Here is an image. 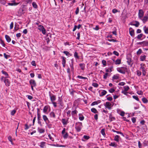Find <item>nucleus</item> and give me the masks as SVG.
<instances>
[{
	"label": "nucleus",
	"instance_id": "e433bc0d",
	"mask_svg": "<svg viewBox=\"0 0 148 148\" xmlns=\"http://www.w3.org/2000/svg\"><path fill=\"white\" fill-rule=\"evenodd\" d=\"M74 56L76 58L78 59L79 58V57L78 56V53L76 52H75L74 53Z\"/></svg>",
	"mask_w": 148,
	"mask_h": 148
},
{
	"label": "nucleus",
	"instance_id": "473e14b6",
	"mask_svg": "<svg viewBox=\"0 0 148 148\" xmlns=\"http://www.w3.org/2000/svg\"><path fill=\"white\" fill-rule=\"evenodd\" d=\"M146 56L145 55H144L143 56H140V60L142 61H143L144 60L145 58H146Z\"/></svg>",
	"mask_w": 148,
	"mask_h": 148
},
{
	"label": "nucleus",
	"instance_id": "338daca9",
	"mask_svg": "<svg viewBox=\"0 0 148 148\" xmlns=\"http://www.w3.org/2000/svg\"><path fill=\"white\" fill-rule=\"evenodd\" d=\"M115 91V90L113 88H111L109 90V91L110 93H112Z\"/></svg>",
	"mask_w": 148,
	"mask_h": 148
},
{
	"label": "nucleus",
	"instance_id": "f8f14e48",
	"mask_svg": "<svg viewBox=\"0 0 148 148\" xmlns=\"http://www.w3.org/2000/svg\"><path fill=\"white\" fill-rule=\"evenodd\" d=\"M130 24L132 25L135 26L136 27H137L139 25V22H132L130 23Z\"/></svg>",
	"mask_w": 148,
	"mask_h": 148
},
{
	"label": "nucleus",
	"instance_id": "6e6d98bb",
	"mask_svg": "<svg viewBox=\"0 0 148 148\" xmlns=\"http://www.w3.org/2000/svg\"><path fill=\"white\" fill-rule=\"evenodd\" d=\"M113 53L117 56H118L119 55V53L116 51H114L113 52Z\"/></svg>",
	"mask_w": 148,
	"mask_h": 148
},
{
	"label": "nucleus",
	"instance_id": "3c124183",
	"mask_svg": "<svg viewBox=\"0 0 148 148\" xmlns=\"http://www.w3.org/2000/svg\"><path fill=\"white\" fill-rule=\"evenodd\" d=\"M79 8L78 7H77V8H76V10L75 11V14L76 15H77V14L79 12Z\"/></svg>",
	"mask_w": 148,
	"mask_h": 148
},
{
	"label": "nucleus",
	"instance_id": "7ed1b4c3",
	"mask_svg": "<svg viewBox=\"0 0 148 148\" xmlns=\"http://www.w3.org/2000/svg\"><path fill=\"white\" fill-rule=\"evenodd\" d=\"M38 29L41 31L43 34H45L46 33L45 30L43 26L41 25H39Z\"/></svg>",
	"mask_w": 148,
	"mask_h": 148
},
{
	"label": "nucleus",
	"instance_id": "a18cd8bd",
	"mask_svg": "<svg viewBox=\"0 0 148 148\" xmlns=\"http://www.w3.org/2000/svg\"><path fill=\"white\" fill-rule=\"evenodd\" d=\"M32 5L33 7L35 8H36L37 7V5L35 2H33L32 3Z\"/></svg>",
	"mask_w": 148,
	"mask_h": 148
},
{
	"label": "nucleus",
	"instance_id": "e2e57ef3",
	"mask_svg": "<svg viewBox=\"0 0 148 148\" xmlns=\"http://www.w3.org/2000/svg\"><path fill=\"white\" fill-rule=\"evenodd\" d=\"M31 64L32 65L35 66L36 65L35 62L34 61H32L31 62Z\"/></svg>",
	"mask_w": 148,
	"mask_h": 148
},
{
	"label": "nucleus",
	"instance_id": "09e8293b",
	"mask_svg": "<svg viewBox=\"0 0 148 148\" xmlns=\"http://www.w3.org/2000/svg\"><path fill=\"white\" fill-rule=\"evenodd\" d=\"M63 53H64L67 56H69L70 54L67 51H64L63 52Z\"/></svg>",
	"mask_w": 148,
	"mask_h": 148
},
{
	"label": "nucleus",
	"instance_id": "bf43d9fd",
	"mask_svg": "<svg viewBox=\"0 0 148 148\" xmlns=\"http://www.w3.org/2000/svg\"><path fill=\"white\" fill-rule=\"evenodd\" d=\"M13 25H14V23H13V22H11V24L10 25V29H11L13 28Z\"/></svg>",
	"mask_w": 148,
	"mask_h": 148
},
{
	"label": "nucleus",
	"instance_id": "5701e85b",
	"mask_svg": "<svg viewBox=\"0 0 148 148\" xmlns=\"http://www.w3.org/2000/svg\"><path fill=\"white\" fill-rule=\"evenodd\" d=\"M45 142H42L40 143V146L42 148H45Z\"/></svg>",
	"mask_w": 148,
	"mask_h": 148
},
{
	"label": "nucleus",
	"instance_id": "423d86ee",
	"mask_svg": "<svg viewBox=\"0 0 148 148\" xmlns=\"http://www.w3.org/2000/svg\"><path fill=\"white\" fill-rule=\"evenodd\" d=\"M140 69L142 71L143 76H145L146 73V70L145 67H140Z\"/></svg>",
	"mask_w": 148,
	"mask_h": 148
},
{
	"label": "nucleus",
	"instance_id": "39448f33",
	"mask_svg": "<svg viewBox=\"0 0 148 148\" xmlns=\"http://www.w3.org/2000/svg\"><path fill=\"white\" fill-rule=\"evenodd\" d=\"M71 63H70V66L71 68V70L73 73L74 72V68H73V63L74 60L73 59H72L71 60Z\"/></svg>",
	"mask_w": 148,
	"mask_h": 148
},
{
	"label": "nucleus",
	"instance_id": "f03ea898",
	"mask_svg": "<svg viewBox=\"0 0 148 148\" xmlns=\"http://www.w3.org/2000/svg\"><path fill=\"white\" fill-rule=\"evenodd\" d=\"M127 68L125 67L117 68V71L123 74H125Z\"/></svg>",
	"mask_w": 148,
	"mask_h": 148
},
{
	"label": "nucleus",
	"instance_id": "0eeeda50",
	"mask_svg": "<svg viewBox=\"0 0 148 148\" xmlns=\"http://www.w3.org/2000/svg\"><path fill=\"white\" fill-rule=\"evenodd\" d=\"M61 58L62 59V62L63 66L64 67L65 66L66 64V60H65V59H66V58L64 56H62L61 57Z\"/></svg>",
	"mask_w": 148,
	"mask_h": 148
},
{
	"label": "nucleus",
	"instance_id": "f257e3e1",
	"mask_svg": "<svg viewBox=\"0 0 148 148\" xmlns=\"http://www.w3.org/2000/svg\"><path fill=\"white\" fill-rule=\"evenodd\" d=\"M75 126L76 130L78 132H80L82 127V123L79 122L76 123Z\"/></svg>",
	"mask_w": 148,
	"mask_h": 148
},
{
	"label": "nucleus",
	"instance_id": "a211bd4d",
	"mask_svg": "<svg viewBox=\"0 0 148 148\" xmlns=\"http://www.w3.org/2000/svg\"><path fill=\"white\" fill-rule=\"evenodd\" d=\"M101 101L100 100H98L97 101H95L93 102L91 104V106H93L95 105H97L98 103H100L101 102Z\"/></svg>",
	"mask_w": 148,
	"mask_h": 148
},
{
	"label": "nucleus",
	"instance_id": "052dcab7",
	"mask_svg": "<svg viewBox=\"0 0 148 148\" xmlns=\"http://www.w3.org/2000/svg\"><path fill=\"white\" fill-rule=\"evenodd\" d=\"M83 137L84 139L86 140H88L90 138V137L87 135H84Z\"/></svg>",
	"mask_w": 148,
	"mask_h": 148
},
{
	"label": "nucleus",
	"instance_id": "69168bd1",
	"mask_svg": "<svg viewBox=\"0 0 148 148\" xmlns=\"http://www.w3.org/2000/svg\"><path fill=\"white\" fill-rule=\"evenodd\" d=\"M119 76L116 75H114L113 77V79H118Z\"/></svg>",
	"mask_w": 148,
	"mask_h": 148
},
{
	"label": "nucleus",
	"instance_id": "1a4fd4ad",
	"mask_svg": "<svg viewBox=\"0 0 148 148\" xmlns=\"http://www.w3.org/2000/svg\"><path fill=\"white\" fill-rule=\"evenodd\" d=\"M139 18L144 23H145L147 21L148 19V17L147 16H145L143 18Z\"/></svg>",
	"mask_w": 148,
	"mask_h": 148
},
{
	"label": "nucleus",
	"instance_id": "393cba45",
	"mask_svg": "<svg viewBox=\"0 0 148 148\" xmlns=\"http://www.w3.org/2000/svg\"><path fill=\"white\" fill-rule=\"evenodd\" d=\"M49 107V106H45L43 108V112L45 113L47 111V110H48Z\"/></svg>",
	"mask_w": 148,
	"mask_h": 148
},
{
	"label": "nucleus",
	"instance_id": "c756f323",
	"mask_svg": "<svg viewBox=\"0 0 148 148\" xmlns=\"http://www.w3.org/2000/svg\"><path fill=\"white\" fill-rule=\"evenodd\" d=\"M79 119L80 120H83L84 119V117L82 114H79Z\"/></svg>",
	"mask_w": 148,
	"mask_h": 148
},
{
	"label": "nucleus",
	"instance_id": "a878e982",
	"mask_svg": "<svg viewBox=\"0 0 148 148\" xmlns=\"http://www.w3.org/2000/svg\"><path fill=\"white\" fill-rule=\"evenodd\" d=\"M78 112L77 110H75L71 112V115L73 116H75V114H77Z\"/></svg>",
	"mask_w": 148,
	"mask_h": 148
},
{
	"label": "nucleus",
	"instance_id": "49530a36",
	"mask_svg": "<svg viewBox=\"0 0 148 148\" xmlns=\"http://www.w3.org/2000/svg\"><path fill=\"white\" fill-rule=\"evenodd\" d=\"M92 85L95 87L97 88L98 86V84L97 83H93L92 84Z\"/></svg>",
	"mask_w": 148,
	"mask_h": 148
},
{
	"label": "nucleus",
	"instance_id": "6e6552de",
	"mask_svg": "<svg viewBox=\"0 0 148 148\" xmlns=\"http://www.w3.org/2000/svg\"><path fill=\"white\" fill-rule=\"evenodd\" d=\"M29 83L33 86H36V83L35 81L34 80H30L29 81Z\"/></svg>",
	"mask_w": 148,
	"mask_h": 148
},
{
	"label": "nucleus",
	"instance_id": "603ef678",
	"mask_svg": "<svg viewBox=\"0 0 148 148\" xmlns=\"http://www.w3.org/2000/svg\"><path fill=\"white\" fill-rule=\"evenodd\" d=\"M62 123L64 125V126H66V125L68 123V121H62Z\"/></svg>",
	"mask_w": 148,
	"mask_h": 148
},
{
	"label": "nucleus",
	"instance_id": "6ab92c4d",
	"mask_svg": "<svg viewBox=\"0 0 148 148\" xmlns=\"http://www.w3.org/2000/svg\"><path fill=\"white\" fill-rule=\"evenodd\" d=\"M5 36L7 41L8 42H10L11 40V39L10 36L7 35H5Z\"/></svg>",
	"mask_w": 148,
	"mask_h": 148
},
{
	"label": "nucleus",
	"instance_id": "9b49d317",
	"mask_svg": "<svg viewBox=\"0 0 148 148\" xmlns=\"http://www.w3.org/2000/svg\"><path fill=\"white\" fill-rule=\"evenodd\" d=\"M111 105V103L108 102H107L106 103L105 106L106 108H108L109 109H110L111 108L110 106Z\"/></svg>",
	"mask_w": 148,
	"mask_h": 148
},
{
	"label": "nucleus",
	"instance_id": "0e129e2a",
	"mask_svg": "<svg viewBox=\"0 0 148 148\" xmlns=\"http://www.w3.org/2000/svg\"><path fill=\"white\" fill-rule=\"evenodd\" d=\"M93 29H95L96 30H98L99 29V26L97 25H96V27L95 28H93Z\"/></svg>",
	"mask_w": 148,
	"mask_h": 148
},
{
	"label": "nucleus",
	"instance_id": "f704fd0d",
	"mask_svg": "<svg viewBox=\"0 0 148 148\" xmlns=\"http://www.w3.org/2000/svg\"><path fill=\"white\" fill-rule=\"evenodd\" d=\"M105 129H102L101 131V134L103 136H106V134L105 133Z\"/></svg>",
	"mask_w": 148,
	"mask_h": 148
},
{
	"label": "nucleus",
	"instance_id": "bb28decb",
	"mask_svg": "<svg viewBox=\"0 0 148 148\" xmlns=\"http://www.w3.org/2000/svg\"><path fill=\"white\" fill-rule=\"evenodd\" d=\"M107 93V91L105 90H103L101 92V94L100 95V96H103L105 95L106 93Z\"/></svg>",
	"mask_w": 148,
	"mask_h": 148
},
{
	"label": "nucleus",
	"instance_id": "72a5a7b5",
	"mask_svg": "<svg viewBox=\"0 0 148 148\" xmlns=\"http://www.w3.org/2000/svg\"><path fill=\"white\" fill-rule=\"evenodd\" d=\"M79 66L82 70H84L85 68V65L84 64H80Z\"/></svg>",
	"mask_w": 148,
	"mask_h": 148
},
{
	"label": "nucleus",
	"instance_id": "aec40b11",
	"mask_svg": "<svg viewBox=\"0 0 148 148\" xmlns=\"http://www.w3.org/2000/svg\"><path fill=\"white\" fill-rule=\"evenodd\" d=\"M146 36L142 34H139V40H142L145 38Z\"/></svg>",
	"mask_w": 148,
	"mask_h": 148
},
{
	"label": "nucleus",
	"instance_id": "c9c22d12",
	"mask_svg": "<svg viewBox=\"0 0 148 148\" xmlns=\"http://www.w3.org/2000/svg\"><path fill=\"white\" fill-rule=\"evenodd\" d=\"M91 111L92 112H93L95 113H97L98 112L97 110L95 108H92L91 109Z\"/></svg>",
	"mask_w": 148,
	"mask_h": 148
},
{
	"label": "nucleus",
	"instance_id": "9d476101",
	"mask_svg": "<svg viewBox=\"0 0 148 148\" xmlns=\"http://www.w3.org/2000/svg\"><path fill=\"white\" fill-rule=\"evenodd\" d=\"M144 12L142 10H139V18L143 17L144 14Z\"/></svg>",
	"mask_w": 148,
	"mask_h": 148
},
{
	"label": "nucleus",
	"instance_id": "79ce46f5",
	"mask_svg": "<svg viewBox=\"0 0 148 148\" xmlns=\"http://www.w3.org/2000/svg\"><path fill=\"white\" fill-rule=\"evenodd\" d=\"M9 5H16L17 4L15 2H12V3H8Z\"/></svg>",
	"mask_w": 148,
	"mask_h": 148
},
{
	"label": "nucleus",
	"instance_id": "a19ab883",
	"mask_svg": "<svg viewBox=\"0 0 148 148\" xmlns=\"http://www.w3.org/2000/svg\"><path fill=\"white\" fill-rule=\"evenodd\" d=\"M29 128V126H28V123H26L25 125L24 129L25 130H26L28 129Z\"/></svg>",
	"mask_w": 148,
	"mask_h": 148
},
{
	"label": "nucleus",
	"instance_id": "f3484780",
	"mask_svg": "<svg viewBox=\"0 0 148 148\" xmlns=\"http://www.w3.org/2000/svg\"><path fill=\"white\" fill-rule=\"evenodd\" d=\"M4 82L5 83L6 85L7 86H9L10 85L9 81L8 79H5L4 80Z\"/></svg>",
	"mask_w": 148,
	"mask_h": 148
},
{
	"label": "nucleus",
	"instance_id": "5fc2aeb1",
	"mask_svg": "<svg viewBox=\"0 0 148 148\" xmlns=\"http://www.w3.org/2000/svg\"><path fill=\"white\" fill-rule=\"evenodd\" d=\"M102 62L103 65L104 66H106V62L105 60H103L102 61Z\"/></svg>",
	"mask_w": 148,
	"mask_h": 148
},
{
	"label": "nucleus",
	"instance_id": "ea45409f",
	"mask_svg": "<svg viewBox=\"0 0 148 148\" xmlns=\"http://www.w3.org/2000/svg\"><path fill=\"white\" fill-rule=\"evenodd\" d=\"M3 55L4 57L6 59H8L10 57V56L9 55H7L5 53H4Z\"/></svg>",
	"mask_w": 148,
	"mask_h": 148
},
{
	"label": "nucleus",
	"instance_id": "dca6fc26",
	"mask_svg": "<svg viewBox=\"0 0 148 148\" xmlns=\"http://www.w3.org/2000/svg\"><path fill=\"white\" fill-rule=\"evenodd\" d=\"M127 62L128 63V64L129 65H130L131 66H132V59L131 58H127Z\"/></svg>",
	"mask_w": 148,
	"mask_h": 148
},
{
	"label": "nucleus",
	"instance_id": "cd10ccee",
	"mask_svg": "<svg viewBox=\"0 0 148 148\" xmlns=\"http://www.w3.org/2000/svg\"><path fill=\"white\" fill-rule=\"evenodd\" d=\"M1 72L4 75L6 76L5 78H7L8 77V75L6 72L3 70H2Z\"/></svg>",
	"mask_w": 148,
	"mask_h": 148
},
{
	"label": "nucleus",
	"instance_id": "58836bf2",
	"mask_svg": "<svg viewBox=\"0 0 148 148\" xmlns=\"http://www.w3.org/2000/svg\"><path fill=\"white\" fill-rule=\"evenodd\" d=\"M77 78L80 79H88L86 77H83L80 75L77 76Z\"/></svg>",
	"mask_w": 148,
	"mask_h": 148
},
{
	"label": "nucleus",
	"instance_id": "4d7b16f0",
	"mask_svg": "<svg viewBox=\"0 0 148 148\" xmlns=\"http://www.w3.org/2000/svg\"><path fill=\"white\" fill-rule=\"evenodd\" d=\"M51 116L52 117H55V115L54 113L53 112H51L50 114Z\"/></svg>",
	"mask_w": 148,
	"mask_h": 148
},
{
	"label": "nucleus",
	"instance_id": "c03bdc74",
	"mask_svg": "<svg viewBox=\"0 0 148 148\" xmlns=\"http://www.w3.org/2000/svg\"><path fill=\"white\" fill-rule=\"evenodd\" d=\"M69 134L68 133L66 132V134L64 135L63 137L64 138L66 139L68 137Z\"/></svg>",
	"mask_w": 148,
	"mask_h": 148
},
{
	"label": "nucleus",
	"instance_id": "2eb2a0df",
	"mask_svg": "<svg viewBox=\"0 0 148 148\" xmlns=\"http://www.w3.org/2000/svg\"><path fill=\"white\" fill-rule=\"evenodd\" d=\"M129 32L130 35L133 36L134 35V31L132 28L130 27L129 28Z\"/></svg>",
	"mask_w": 148,
	"mask_h": 148
},
{
	"label": "nucleus",
	"instance_id": "b1692460",
	"mask_svg": "<svg viewBox=\"0 0 148 148\" xmlns=\"http://www.w3.org/2000/svg\"><path fill=\"white\" fill-rule=\"evenodd\" d=\"M38 131L40 133H42L45 132V130L43 129L38 128Z\"/></svg>",
	"mask_w": 148,
	"mask_h": 148
},
{
	"label": "nucleus",
	"instance_id": "412c9836",
	"mask_svg": "<svg viewBox=\"0 0 148 148\" xmlns=\"http://www.w3.org/2000/svg\"><path fill=\"white\" fill-rule=\"evenodd\" d=\"M109 145L110 146H112L114 147H116L117 146V145L116 143L114 142H112L110 143Z\"/></svg>",
	"mask_w": 148,
	"mask_h": 148
},
{
	"label": "nucleus",
	"instance_id": "7c9ffc66",
	"mask_svg": "<svg viewBox=\"0 0 148 148\" xmlns=\"http://www.w3.org/2000/svg\"><path fill=\"white\" fill-rule=\"evenodd\" d=\"M119 136L118 135H116L114 137V140L116 141L117 142H118L119 141Z\"/></svg>",
	"mask_w": 148,
	"mask_h": 148
},
{
	"label": "nucleus",
	"instance_id": "864d4df0",
	"mask_svg": "<svg viewBox=\"0 0 148 148\" xmlns=\"http://www.w3.org/2000/svg\"><path fill=\"white\" fill-rule=\"evenodd\" d=\"M48 137H49V139L52 141H54V138L51 136V134H49Z\"/></svg>",
	"mask_w": 148,
	"mask_h": 148
},
{
	"label": "nucleus",
	"instance_id": "37998d69",
	"mask_svg": "<svg viewBox=\"0 0 148 148\" xmlns=\"http://www.w3.org/2000/svg\"><path fill=\"white\" fill-rule=\"evenodd\" d=\"M124 88V90L127 91L129 89V87L128 86H125L123 87Z\"/></svg>",
	"mask_w": 148,
	"mask_h": 148
},
{
	"label": "nucleus",
	"instance_id": "4be33fe9",
	"mask_svg": "<svg viewBox=\"0 0 148 148\" xmlns=\"http://www.w3.org/2000/svg\"><path fill=\"white\" fill-rule=\"evenodd\" d=\"M23 11L24 10L23 8H20L18 11V13L19 14V15H21L22 14H23Z\"/></svg>",
	"mask_w": 148,
	"mask_h": 148
},
{
	"label": "nucleus",
	"instance_id": "20e7f679",
	"mask_svg": "<svg viewBox=\"0 0 148 148\" xmlns=\"http://www.w3.org/2000/svg\"><path fill=\"white\" fill-rule=\"evenodd\" d=\"M49 93L51 101L52 102H53L55 101L56 99V96L54 95L51 94L50 92H49Z\"/></svg>",
	"mask_w": 148,
	"mask_h": 148
},
{
	"label": "nucleus",
	"instance_id": "4c0bfd02",
	"mask_svg": "<svg viewBox=\"0 0 148 148\" xmlns=\"http://www.w3.org/2000/svg\"><path fill=\"white\" fill-rule=\"evenodd\" d=\"M112 67H110L109 68H108L106 69V71L107 72H109V73H110L112 71Z\"/></svg>",
	"mask_w": 148,
	"mask_h": 148
},
{
	"label": "nucleus",
	"instance_id": "13d9d810",
	"mask_svg": "<svg viewBox=\"0 0 148 148\" xmlns=\"http://www.w3.org/2000/svg\"><path fill=\"white\" fill-rule=\"evenodd\" d=\"M132 97L134 99H136V100L137 101L139 99L137 96L135 95H133L132 96Z\"/></svg>",
	"mask_w": 148,
	"mask_h": 148
},
{
	"label": "nucleus",
	"instance_id": "680f3d73",
	"mask_svg": "<svg viewBox=\"0 0 148 148\" xmlns=\"http://www.w3.org/2000/svg\"><path fill=\"white\" fill-rule=\"evenodd\" d=\"M108 75V73H106L105 74H104L103 75V78L104 79H106L107 78V76Z\"/></svg>",
	"mask_w": 148,
	"mask_h": 148
},
{
	"label": "nucleus",
	"instance_id": "8fccbe9b",
	"mask_svg": "<svg viewBox=\"0 0 148 148\" xmlns=\"http://www.w3.org/2000/svg\"><path fill=\"white\" fill-rule=\"evenodd\" d=\"M16 112V110H12L11 112V114L13 115Z\"/></svg>",
	"mask_w": 148,
	"mask_h": 148
},
{
	"label": "nucleus",
	"instance_id": "774afa93",
	"mask_svg": "<svg viewBox=\"0 0 148 148\" xmlns=\"http://www.w3.org/2000/svg\"><path fill=\"white\" fill-rule=\"evenodd\" d=\"M119 114L122 116H124L125 114V112L123 111H121L120 113Z\"/></svg>",
	"mask_w": 148,
	"mask_h": 148
},
{
	"label": "nucleus",
	"instance_id": "2f4dec72",
	"mask_svg": "<svg viewBox=\"0 0 148 148\" xmlns=\"http://www.w3.org/2000/svg\"><path fill=\"white\" fill-rule=\"evenodd\" d=\"M146 34H148V28H147L146 26L144 27L143 28Z\"/></svg>",
	"mask_w": 148,
	"mask_h": 148
},
{
	"label": "nucleus",
	"instance_id": "c85d7f7f",
	"mask_svg": "<svg viewBox=\"0 0 148 148\" xmlns=\"http://www.w3.org/2000/svg\"><path fill=\"white\" fill-rule=\"evenodd\" d=\"M121 60L119 59H117L115 61V64H121Z\"/></svg>",
	"mask_w": 148,
	"mask_h": 148
},
{
	"label": "nucleus",
	"instance_id": "ddd939ff",
	"mask_svg": "<svg viewBox=\"0 0 148 148\" xmlns=\"http://www.w3.org/2000/svg\"><path fill=\"white\" fill-rule=\"evenodd\" d=\"M139 45H143L148 46V41H144L142 42H139Z\"/></svg>",
	"mask_w": 148,
	"mask_h": 148
},
{
	"label": "nucleus",
	"instance_id": "de8ad7c7",
	"mask_svg": "<svg viewBox=\"0 0 148 148\" xmlns=\"http://www.w3.org/2000/svg\"><path fill=\"white\" fill-rule=\"evenodd\" d=\"M108 40L109 41H110V42H117V40H115L114 39H108Z\"/></svg>",
	"mask_w": 148,
	"mask_h": 148
},
{
	"label": "nucleus",
	"instance_id": "4468645a",
	"mask_svg": "<svg viewBox=\"0 0 148 148\" xmlns=\"http://www.w3.org/2000/svg\"><path fill=\"white\" fill-rule=\"evenodd\" d=\"M141 100L144 103H148V100L145 97H142Z\"/></svg>",
	"mask_w": 148,
	"mask_h": 148
}]
</instances>
